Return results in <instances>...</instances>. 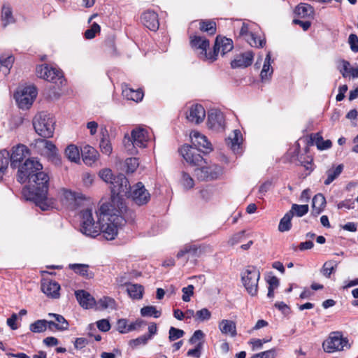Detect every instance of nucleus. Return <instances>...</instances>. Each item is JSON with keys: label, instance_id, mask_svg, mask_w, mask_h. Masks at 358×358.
<instances>
[{"label": "nucleus", "instance_id": "f257e3e1", "mask_svg": "<svg viewBox=\"0 0 358 358\" xmlns=\"http://www.w3.org/2000/svg\"><path fill=\"white\" fill-rule=\"evenodd\" d=\"M42 169L38 160L28 157L18 168L17 180L22 184L28 183L22 190L23 197L45 211L55 208L56 201L48 197L50 178Z\"/></svg>", "mask_w": 358, "mask_h": 358}, {"label": "nucleus", "instance_id": "f03ea898", "mask_svg": "<svg viewBox=\"0 0 358 358\" xmlns=\"http://www.w3.org/2000/svg\"><path fill=\"white\" fill-rule=\"evenodd\" d=\"M190 136L193 145H184L180 149V153L188 164L201 166L206 162L201 155V148L206 150L203 152L208 153L213 150L212 145L206 136L198 131L192 132Z\"/></svg>", "mask_w": 358, "mask_h": 358}, {"label": "nucleus", "instance_id": "7ed1b4c3", "mask_svg": "<svg viewBox=\"0 0 358 358\" xmlns=\"http://www.w3.org/2000/svg\"><path fill=\"white\" fill-rule=\"evenodd\" d=\"M55 120L50 114L44 112L36 115L33 119L35 131L43 138H50L55 131Z\"/></svg>", "mask_w": 358, "mask_h": 358}, {"label": "nucleus", "instance_id": "20e7f679", "mask_svg": "<svg viewBox=\"0 0 358 358\" xmlns=\"http://www.w3.org/2000/svg\"><path fill=\"white\" fill-rule=\"evenodd\" d=\"M82 222L80 231L87 236L96 237L100 234L101 217L95 222L91 209H85L81 212Z\"/></svg>", "mask_w": 358, "mask_h": 358}, {"label": "nucleus", "instance_id": "39448f33", "mask_svg": "<svg viewBox=\"0 0 358 358\" xmlns=\"http://www.w3.org/2000/svg\"><path fill=\"white\" fill-rule=\"evenodd\" d=\"M107 220L108 223L101 224L100 232L106 240H113L117 234L118 229L123 226L126 221L121 215H110Z\"/></svg>", "mask_w": 358, "mask_h": 358}, {"label": "nucleus", "instance_id": "423d86ee", "mask_svg": "<svg viewBox=\"0 0 358 358\" xmlns=\"http://www.w3.org/2000/svg\"><path fill=\"white\" fill-rule=\"evenodd\" d=\"M36 75L38 78L46 80L51 83H59L61 85H65L66 80L60 70L50 67L47 64L36 66Z\"/></svg>", "mask_w": 358, "mask_h": 358}, {"label": "nucleus", "instance_id": "0eeeda50", "mask_svg": "<svg viewBox=\"0 0 358 358\" xmlns=\"http://www.w3.org/2000/svg\"><path fill=\"white\" fill-rule=\"evenodd\" d=\"M110 190L112 196L120 197H130L131 186L129 182L123 173H118L115 176L110 182Z\"/></svg>", "mask_w": 358, "mask_h": 358}, {"label": "nucleus", "instance_id": "6e6552de", "mask_svg": "<svg viewBox=\"0 0 358 358\" xmlns=\"http://www.w3.org/2000/svg\"><path fill=\"white\" fill-rule=\"evenodd\" d=\"M36 96L37 90L36 87L30 85L24 87L20 90H17L14 94V98L19 108L27 109L32 105Z\"/></svg>", "mask_w": 358, "mask_h": 358}, {"label": "nucleus", "instance_id": "1a4fd4ad", "mask_svg": "<svg viewBox=\"0 0 358 358\" xmlns=\"http://www.w3.org/2000/svg\"><path fill=\"white\" fill-rule=\"evenodd\" d=\"M259 278L260 273L255 266H248L242 275L241 279L244 287L251 296H255L257 293Z\"/></svg>", "mask_w": 358, "mask_h": 358}, {"label": "nucleus", "instance_id": "9d476101", "mask_svg": "<svg viewBox=\"0 0 358 358\" xmlns=\"http://www.w3.org/2000/svg\"><path fill=\"white\" fill-rule=\"evenodd\" d=\"M344 347L350 348L348 344V339L343 336L341 332H331L328 338L323 343L324 350L328 352L343 350Z\"/></svg>", "mask_w": 358, "mask_h": 358}, {"label": "nucleus", "instance_id": "9b49d317", "mask_svg": "<svg viewBox=\"0 0 358 358\" xmlns=\"http://www.w3.org/2000/svg\"><path fill=\"white\" fill-rule=\"evenodd\" d=\"M234 48L233 41L227 37L217 36L215 38L213 50L210 52L209 62H213L217 60L219 52L224 56L227 52L232 50Z\"/></svg>", "mask_w": 358, "mask_h": 358}, {"label": "nucleus", "instance_id": "f8f14e48", "mask_svg": "<svg viewBox=\"0 0 358 358\" xmlns=\"http://www.w3.org/2000/svg\"><path fill=\"white\" fill-rule=\"evenodd\" d=\"M195 175L201 180H212L218 178L222 173V169L220 166L213 164L208 166L196 168Z\"/></svg>", "mask_w": 358, "mask_h": 358}, {"label": "nucleus", "instance_id": "ddd939ff", "mask_svg": "<svg viewBox=\"0 0 358 358\" xmlns=\"http://www.w3.org/2000/svg\"><path fill=\"white\" fill-rule=\"evenodd\" d=\"M29 155V150L27 146L20 144L12 149V153L10 155V167L13 169H18L27 157Z\"/></svg>", "mask_w": 358, "mask_h": 358}, {"label": "nucleus", "instance_id": "4468645a", "mask_svg": "<svg viewBox=\"0 0 358 358\" xmlns=\"http://www.w3.org/2000/svg\"><path fill=\"white\" fill-rule=\"evenodd\" d=\"M190 45L194 50H200V59L203 61H209L210 52L207 53V49L209 48V40L203 36L198 35L191 36L189 37Z\"/></svg>", "mask_w": 358, "mask_h": 358}, {"label": "nucleus", "instance_id": "2eb2a0df", "mask_svg": "<svg viewBox=\"0 0 358 358\" xmlns=\"http://www.w3.org/2000/svg\"><path fill=\"white\" fill-rule=\"evenodd\" d=\"M130 196L133 201L138 206L146 204L150 199V194L145 188L141 182H138L132 187Z\"/></svg>", "mask_w": 358, "mask_h": 358}, {"label": "nucleus", "instance_id": "dca6fc26", "mask_svg": "<svg viewBox=\"0 0 358 358\" xmlns=\"http://www.w3.org/2000/svg\"><path fill=\"white\" fill-rule=\"evenodd\" d=\"M207 124L208 128L216 131L223 130L224 118L222 113L218 110L212 109L208 112Z\"/></svg>", "mask_w": 358, "mask_h": 358}, {"label": "nucleus", "instance_id": "f3484780", "mask_svg": "<svg viewBox=\"0 0 358 358\" xmlns=\"http://www.w3.org/2000/svg\"><path fill=\"white\" fill-rule=\"evenodd\" d=\"M253 57L254 54L251 51L241 53L231 62V67L232 69L246 68L252 64Z\"/></svg>", "mask_w": 358, "mask_h": 358}, {"label": "nucleus", "instance_id": "a211bd4d", "mask_svg": "<svg viewBox=\"0 0 358 358\" xmlns=\"http://www.w3.org/2000/svg\"><path fill=\"white\" fill-rule=\"evenodd\" d=\"M206 116L204 108L201 104H194L191 106L189 113L187 114V119L195 124L202 122Z\"/></svg>", "mask_w": 358, "mask_h": 358}, {"label": "nucleus", "instance_id": "6ab92c4d", "mask_svg": "<svg viewBox=\"0 0 358 358\" xmlns=\"http://www.w3.org/2000/svg\"><path fill=\"white\" fill-rule=\"evenodd\" d=\"M75 296L79 304L85 309H90L94 308L96 300L87 291L83 289L75 292Z\"/></svg>", "mask_w": 358, "mask_h": 358}, {"label": "nucleus", "instance_id": "aec40b11", "mask_svg": "<svg viewBox=\"0 0 358 358\" xmlns=\"http://www.w3.org/2000/svg\"><path fill=\"white\" fill-rule=\"evenodd\" d=\"M141 20L144 26L151 31H156L159 29L158 15L154 11L144 12L141 15Z\"/></svg>", "mask_w": 358, "mask_h": 358}, {"label": "nucleus", "instance_id": "412c9836", "mask_svg": "<svg viewBox=\"0 0 358 358\" xmlns=\"http://www.w3.org/2000/svg\"><path fill=\"white\" fill-rule=\"evenodd\" d=\"M60 285L55 281L45 280L41 283V290L48 296L52 299L59 297Z\"/></svg>", "mask_w": 358, "mask_h": 358}, {"label": "nucleus", "instance_id": "4be33fe9", "mask_svg": "<svg viewBox=\"0 0 358 358\" xmlns=\"http://www.w3.org/2000/svg\"><path fill=\"white\" fill-rule=\"evenodd\" d=\"M134 144L138 148H145L148 141V131L143 128L134 129L131 131Z\"/></svg>", "mask_w": 358, "mask_h": 358}, {"label": "nucleus", "instance_id": "5701e85b", "mask_svg": "<svg viewBox=\"0 0 358 358\" xmlns=\"http://www.w3.org/2000/svg\"><path fill=\"white\" fill-rule=\"evenodd\" d=\"M81 152L83 162L90 165L94 163L99 155L96 149L88 145L83 147Z\"/></svg>", "mask_w": 358, "mask_h": 358}, {"label": "nucleus", "instance_id": "b1692460", "mask_svg": "<svg viewBox=\"0 0 358 358\" xmlns=\"http://www.w3.org/2000/svg\"><path fill=\"white\" fill-rule=\"evenodd\" d=\"M271 55L268 52L264 59V65L260 73V77L262 82L270 80L273 72V69L271 66Z\"/></svg>", "mask_w": 358, "mask_h": 358}, {"label": "nucleus", "instance_id": "393cba45", "mask_svg": "<svg viewBox=\"0 0 358 358\" xmlns=\"http://www.w3.org/2000/svg\"><path fill=\"white\" fill-rule=\"evenodd\" d=\"M219 329L223 334H229L231 337L236 336V323L229 320H222L219 322Z\"/></svg>", "mask_w": 358, "mask_h": 358}, {"label": "nucleus", "instance_id": "a878e982", "mask_svg": "<svg viewBox=\"0 0 358 358\" xmlns=\"http://www.w3.org/2000/svg\"><path fill=\"white\" fill-rule=\"evenodd\" d=\"M201 252L200 248L196 245L187 244L178 252L177 257L180 258L187 254L189 255L188 258L190 257L196 258L200 256Z\"/></svg>", "mask_w": 358, "mask_h": 358}, {"label": "nucleus", "instance_id": "bb28decb", "mask_svg": "<svg viewBox=\"0 0 358 358\" xmlns=\"http://www.w3.org/2000/svg\"><path fill=\"white\" fill-rule=\"evenodd\" d=\"M96 310H103L107 308L116 309V302L114 299L109 296H103L95 302Z\"/></svg>", "mask_w": 358, "mask_h": 358}, {"label": "nucleus", "instance_id": "cd10ccee", "mask_svg": "<svg viewBox=\"0 0 358 358\" xmlns=\"http://www.w3.org/2000/svg\"><path fill=\"white\" fill-rule=\"evenodd\" d=\"M326 199L323 194L319 193L314 196L312 200L313 213L316 215L322 213L325 207Z\"/></svg>", "mask_w": 358, "mask_h": 358}, {"label": "nucleus", "instance_id": "c85d7f7f", "mask_svg": "<svg viewBox=\"0 0 358 358\" xmlns=\"http://www.w3.org/2000/svg\"><path fill=\"white\" fill-rule=\"evenodd\" d=\"M101 134L103 137L101 139L99 145L101 151L103 154L109 156L112 153L113 148L110 141L108 139L107 129L106 128L101 129Z\"/></svg>", "mask_w": 358, "mask_h": 358}, {"label": "nucleus", "instance_id": "c756f323", "mask_svg": "<svg viewBox=\"0 0 358 358\" xmlns=\"http://www.w3.org/2000/svg\"><path fill=\"white\" fill-rule=\"evenodd\" d=\"M241 141L242 134L240 130L238 129L234 131L232 136H229L226 139L227 144L230 146L231 149L234 151L239 149Z\"/></svg>", "mask_w": 358, "mask_h": 358}, {"label": "nucleus", "instance_id": "7c9ffc66", "mask_svg": "<svg viewBox=\"0 0 358 358\" xmlns=\"http://www.w3.org/2000/svg\"><path fill=\"white\" fill-rule=\"evenodd\" d=\"M63 86L59 83H57V84L50 83L46 89L47 97L52 100L58 99L62 94V87Z\"/></svg>", "mask_w": 358, "mask_h": 358}, {"label": "nucleus", "instance_id": "2f4dec72", "mask_svg": "<svg viewBox=\"0 0 358 358\" xmlns=\"http://www.w3.org/2000/svg\"><path fill=\"white\" fill-rule=\"evenodd\" d=\"M294 13L301 17H313L314 9L308 3H300L295 8Z\"/></svg>", "mask_w": 358, "mask_h": 358}, {"label": "nucleus", "instance_id": "473e14b6", "mask_svg": "<svg viewBox=\"0 0 358 358\" xmlns=\"http://www.w3.org/2000/svg\"><path fill=\"white\" fill-rule=\"evenodd\" d=\"M122 94L128 99L136 102L141 101L143 98V92L141 90H134L131 88L126 87L122 90Z\"/></svg>", "mask_w": 358, "mask_h": 358}, {"label": "nucleus", "instance_id": "72a5a7b5", "mask_svg": "<svg viewBox=\"0 0 358 358\" xmlns=\"http://www.w3.org/2000/svg\"><path fill=\"white\" fill-rule=\"evenodd\" d=\"M69 268L72 269L76 273H78L87 278L93 277V273L89 271V266L84 264H69Z\"/></svg>", "mask_w": 358, "mask_h": 358}, {"label": "nucleus", "instance_id": "f704fd0d", "mask_svg": "<svg viewBox=\"0 0 358 358\" xmlns=\"http://www.w3.org/2000/svg\"><path fill=\"white\" fill-rule=\"evenodd\" d=\"M199 29L206 32L208 35L213 36L216 33V23L211 20H202L199 22Z\"/></svg>", "mask_w": 358, "mask_h": 358}, {"label": "nucleus", "instance_id": "c9c22d12", "mask_svg": "<svg viewBox=\"0 0 358 358\" xmlns=\"http://www.w3.org/2000/svg\"><path fill=\"white\" fill-rule=\"evenodd\" d=\"M1 20L3 27H6L10 24L15 22V19L13 16L12 9L8 4H4L1 10Z\"/></svg>", "mask_w": 358, "mask_h": 358}, {"label": "nucleus", "instance_id": "e433bc0d", "mask_svg": "<svg viewBox=\"0 0 358 358\" xmlns=\"http://www.w3.org/2000/svg\"><path fill=\"white\" fill-rule=\"evenodd\" d=\"M10 162V153L6 150L0 151V181L3 179L5 172L7 171Z\"/></svg>", "mask_w": 358, "mask_h": 358}, {"label": "nucleus", "instance_id": "4c0bfd02", "mask_svg": "<svg viewBox=\"0 0 358 358\" xmlns=\"http://www.w3.org/2000/svg\"><path fill=\"white\" fill-rule=\"evenodd\" d=\"M14 62V57L13 55L8 56H1L0 57V71H1L3 75L8 74L10 68L13 66Z\"/></svg>", "mask_w": 358, "mask_h": 358}, {"label": "nucleus", "instance_id": "58836bf2", "mask_svg": "<svg viewBox=\"0 0 358 358\" xmlns=\"http://www.w3.org/2000/svg\"><path fill=\"white\" fill-rule=\"evenodd\" d=\"M343 170V165L339 164L335 169H329L326 173L327 175V179L324 183L326 185H330L335 179H336Z\"/></svg>", "mask_w": 358, "mask_h": 358}, {"label": "nucleus", "instance_id": "ea45409f", "mask_svg": "<svg viewBox=\"0 0 358 358\" xmlns=\"http://www.w3.org/2000/svg\"><path fill=\"white\" fill-rule=\"evenodd\" d=\"M65 156L73 162H78L80 160V152L75 145H68L64 151Z\"/></svg>", "mask_w": 358, "mask_h": 358}, {"label": "nucleus", "instance_id": "a19ab883", "mask_svg": "<svg viewBox=\"0 0 358 358\" xmlns=\"http://www.w3.org/2000/svg\"><path fill=\"white\" fill-rule=\"evenodd\" d=\"M294 216V213L287 212L283 216V217L280 220L278 230L280 232H285L289 231L292 227L291 220Z\"/></svg>", "mask_w": 358, "mask_h": 358}, {"label": "nucleus", "instance_id": "79ce46f5", "mask_svg": "<svg viewBox=\"0 0 358 358\" xmlns=\"http://www.w3.org/2000/svg\"><path fill=\"white\" fill-rule=\"evenodd\" d=\"M143 289V287L138 284H131L127 287L129 296L134 299H142Z\"/></svg>", "mask_w": 358, "mask_h": 358}, {"label": "nucleus", "instance_id": "37998d69", "mask_svg": "<svg viewBox=\"0 0 358 358\" xmlns=\"http://www.w3.org/2000/svg\"><path fill=\"white\" fill-rule=\"evenodd\" d=\"M123 143L127 151L131 155H136L138 153V150H136V145L134 144V138H132V136H129V134H125L123 140Z\"/></svg>", "mask_w": 358, "mask_h": 358}, {"label": "nucleus", "instance_id": "c03bdc74", "mask_svg": "<svg viewBox=\"0 0 358 358\" xmlns=\"http://www.w3.org/2000/svg\"><path fill=\"white\" fill-rule=\"evenodd\" d=\"M338 264V262L334 260H329L326 262L321 270L322 273L327 278H330L331 274L334 273Z\"/></svg>", "mask_w": 358, "mask_h": 358}, {"label": "nucleus", "instance_id": "a18cd8bd", "mask_svg": "<svg viewBox=\"0 0 358 358\" xmlns=\"http://www.w3.org/2000/svg\"><path fill=\"white\" fill-rule=\"evenodd\" d=\"M48 316L55 318V322L57 325L58 331H64L69 329V322L62 315L55 313H49Z\"/></svg>", "mask_w": 358, "mask_h": 358}, {"label": "nucleus", "instance_id": "49530a36", "mask_svg": "<svg viewBox=\"0 0 358 358\" xmlns=\"http://www.w3.org/2000/svg\"><path fill=\"white\" fill-rule=\"evenodd\" d=\"M104 50L110 55H117V48L113 36L108 37L103 42Z\"/></svg>", "mask_w": 358, "mask_h": 358}, {"label": "nucleus", "instance_id": "de8ad7c7", "mask_svg": "<svg viewBox=\"0 0 358 358\" xmlns=\"http://www.w3.org/2000/svg\"><path fill=\"white\" fill-rule=\"evenodd\" d=\"M47 325L46 320H38L30 324L29 329L34 333H42L47 329Z\"/></svg>", "mask_w": 358, "mask_h": 358}, {"label": "nucleus", "instance_id": "09e8293b", "mask_svg": "<svg viewBox=\"0 0 358 358\" xmlns=\"http://www.w3.org/2000/svg\"><path fill=\"white\" fill-rule=\"evenodd\" d=\"M141 314L143 317L153 316L155 318H158L161 315V312L157 310L155 306H148L141 309Z\"/></svg>", "mask_w": 358, "mask_h": 358}, {"label": "nucleus", "instance_id": "8fccbe9b", "mask_svg": "<svg viewBox=\"0 0 358 358\" xmlns=\"http://www.w3.org/2000/svg\"><path fill=\"white\" fill-rule=\"evenodd\" d=\"M309 210L308 205H299V204H292L291 210L288 212L294 213V215H296L297 217H302L306 215Z\"/></svg>", "mask_w": 358, "mask_h": 358}, {"label": "nucleus", "instance_id": "3c124183", "mask_svg": "<svg viewBox=\"0 0 358 358\" xmlns=\"http://www.w3.org/2000/svg\"><path fill=\"white\" fill-rule=\"evenodd\" d=\"M211 313L208 309L203 308L197 310L195 314V321L203 322L210 319Z\"/></svg>", "mask_w": 358, "mask_h": 358}, {"label": "nucleus", "instance_id": "603ef678", "mask_svg": "<svg viewBox=\"0 0 358 358\" xmlns=\"http://www.w3.org/2000/svg\"><path fill=\"white\" fill-rule=\"evenodd\" d=\"M148 339L147 337H145V335H142L135 339H131L129 341V345L132 349H136L138 348L141 345H145L148 342Z\"/></svg>", "mask_w": 358, "mask_h": 358}, {"label": "nucleus", "instance_id": "864d4df0", "mask_svg": "<svg viewBox=\"0 0 358 358\" xmlns=\"http://www.w3.org/2000/svg\"><path fill=\"white\" fill-rule=\"evenodd\" d=\"M181 184L184 188L189 189L194 187V181L193 178L186 172H182Z\"/></svg>", "mask_w": 358, "mask_h": 358}, {"label": "nucleus", "instance_id": "5fc2aeb1", "mask_svg": "<svg viewBox=\"0 0 358 358\" xmlns=\"http://www.w3.org/2000/svg\"><path fill=\"white\" fill-rule=\"evenodd\" d=\"M147 323L145 321L138 319L135 322H131L130 324H129L127 331H141L143 328H144L146 326Z\"/></svg>", "mask_w": 358, "mask_h": 358}, {"label": "nucleus", "instance_id": "6e6d98bb", "mask_svg": "<svg viewBox=\"0 0 358 358\" xmlns=\"http://www.w3.org/2000/svg\"><path fill=\"white\" fill-rule=\"evenodd\" d=\"M169 339L170 341H173L176 339H178L181 337H182L185 334V331L182 329H179L177 328H175L173 327H171L169 329Z\"/></svg>", "mask_w": 358, "mask_h": 358}, {"label": "nucleus", "instance_id": "4d7b16f0", "mask_svg": "<svg viewBox=\"0 0 358 358\" xmlns=\"http://www.w3.org/2000/svg\"><path fill=\"white\" fill-rule=\"evenodd\" d=\"M100 31V26L94 22L90 29L85 31V37L87 39H92L95 37L96 34Z\"/></svg>", "mask_w": 358, "mask_h": 358}, {"label": "nucleus", "instance_id": "13d9d810", "mask_svg": "<svg viewBox=\"0 0 358 358\" xmlns=\"http://www.w3.org/2000/svg\"><path fill=\"white\" fill-rule=\"evenodd\" d=\"M99 176L103 181L110 184L115 177L111 170L108 169L101 170L99 173Z\"/></svg>", "mask_w": 358, "mask_h": 358}, {"label": "nucleus", "instance_id": "bf43d9fd", "mask_svg": "<svg viewBox=\"0 0 358 358\" xmlns=\"http://www.w3.org/2000/svg\"><path fill=\"white\" fill-rule=\"evenodd\" d=\"M138 159L136 157H131L126 159L127 171L133 173L138 166Z\"/></svg>", "mask_w": 358, "mask_h": 358}, {"label": "nucleus", "instance_id": "052dcab7", "mask_svg": "<svg viewBox=\"0 0 358 358\" xmlns=\"http://www.w3.org/2000/svg\"><path fill=\"white\" fill-rule=\"evenodd\" d=\"M323 140L324 139L320 133L312 134L308 137L307 143L308 145H313L315 144L317 147V145L322 143Z\"/></svg>", "mask_w": 358, "mask_h": 358}, {"label": "nucleus", "instance_id": "680f3d73", "mask_svg": "<svg viewBox=\"0 0 358 358\" xmlns=\"http://www.w3.org/2000/svg\"><path fill=\"white\" fill-rule=\"evenodd\" d=\"M128 326L129 324L127 320L121 318L117 321L116 329L120 334H126L127 332H129V331H127Z\"/></svg>", "mask_w": 358, "mask_h": 358}, {"label": "nucleus", "instance_id": "e2e57ef3", "mask_svg": "<svg viewBox=\"0 0 358 358\" xmlns=\"http://www.w3.org/2000/svg\"><path fill=\"white\" fill-rule=\"evenodd\" d=\"M48 161L54 164L55 166H60L62 165V157L58 153V150L50 154H48Z\"/></svg>", "mask_w": 358, "mask_h": 358}, {"label": "nucleus", "instance_id": "0e129e2a", "mask_svg": "<svg viewBox=\"0 0 358 358\" xmlns=\"http://www.w3.org/2000/svg\"><path fill=\"white\" fill-rule=\"evenodd\" d=\"M205 336L204 333L201 330H196L192 337L189 338V342L190 344H196L197 342H202Z\"/></svg>", "mask_w": 358, "mask_h": 358}, {"label": "nucleus", "instance_id": "69168bd1", "mask_svg": "<svg viewBox=\"0 0 358 358\" xmlns=\"http://www.w3.org/2000/svg\"><path fill=\"white\" fill-rule=\"evenodd\" d=\"M194 287L192 285H189L182 289V292L183 293L182 299L184 301L188 302L190 301V297L194 294Z\"/></svg>", "mask_w": 358, "mask_h": 358}, {"label": "nucleus", "instance_id": "338daca9", "mask_svg": "<svg viewBox=\"0 0 358 358\" xmlns=\"http://www.w3.org/2000/svg\"><path fill=\"white\" fill-rule=\"evenodd\" d=\"M38 142L42 143L44 148L47 150V155L53 153L58 150L55 145H54L52 141L45 139H41Z\"/></svg>", "mask_w": 358, "mask_h": 358}, {"label": "nucleus", "instance_id": "774afa93", "mask_svg": "<svg viewBox=\"0 0 358 358\" xmlns=\"http://www.w3.org/2000/svg\"><path fill=\"white\" fill-rule=\"evenodd\" d=\"M348 43L350 49L354 52H358V36L355 34H351L348 38Z\"/></svg>", "mask_w": 358, "mask_h": 358}]
</instances>
